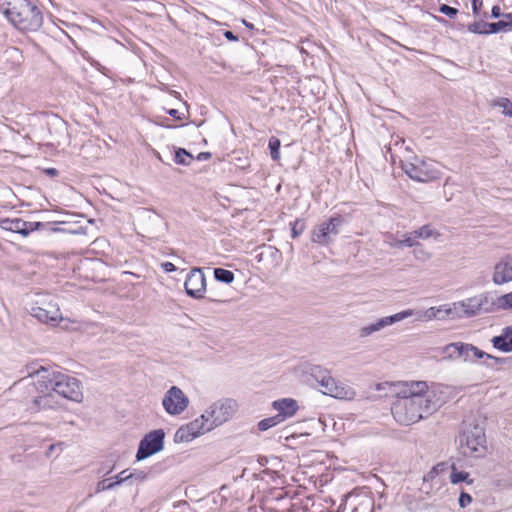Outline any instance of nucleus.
<instances>
[{"label":"nucleus","instance_id":"393cba45","mask_svg":"<svg viewBox=\"0 0 512 512\" xmlns=\"http://www.w3.org/2000/svg\"><path fill=\"white\" fill-rule=\"evenodd\" d=\"M495 312L498 310L512 309V291L497 298H494Z\"/></svg>","mask_w":512,"mask_h":512},{"label":"nucleus","instance_id":"2eb2a0df","mask_svg":"<svg viewBox=\"0 0 512 512\" xmlns=\"http://www.w3.org/2000/svg\"><path fill=\"white\" fill-rule=\"evenodd\" d=\"M317 383L323 388V394L334 398L345 399L350 398L354 394L350 387L333 378L331 372L327 374L323 381H318Z\"/></svg>","mask_w":512,"mask_h":512},{"label":"nucleus","instance_id":"473e14b6","mask_svg":"<svg viewBox=\"0 0 512 512\" xmlns=\"http://www.w3.org/2000/svg\"><path fill=\"white\" fill-rule=\"evenodd\" d=\"M280 146L281 142L276 137H271L269 139L268 147L270 149V155L273 160H278L280 158Z\"/></svg>","mask_w":512,"mask_h":512},{"label":"nucleus","instance_id":"cd10ccee","mask_svg":"<svg viewBox=\"0 0 512 512\" xmlns=\"http://www.w3.org/2000/svg\"><path fill=\"white\" fill-rule=\"evenodd\" d=\"M175 162L179 165L187 166L193 160V156L184 148H178L175 150Z\"/></svg>","mask_w":512,"mask_h":512},{"label":"nucleus","instance_id":"aec40b11","mask_svg":"<svg viewBox=\"0 0 512 512\" xmlns=\"http://www.w3.org/2000/svg\"><path fill=\"white\" fill-rule=\"evenodd\" d=\"M29 3V0H0V11L13 25Z\"/></svg>","mask_w":512,"mask_h":512},{"label":"nucleus","instance_id":"9d476101","mask_svg":"<svg viewBox=\"0 0 512 512\" xmlns=\"http://www.w3.org/2000/svg\"><path fill=\"white\" fill-rule=\"evenodd\" d=\"M445 353L451 359H462L465 362L475 363L477 359H483L484 351L470 343L454 342L445 346Z\"/></svg>","mask_w":512,"mask_h":512},{"label":"nucleus","instance_id":"dca6fc26","mask_svg":"<svg viewBox=\"0 0 512 512\" xmlns=\"http://www.w3.org/2000/svg\"><path fill=\"white\" fill-rule=\"evenodd\" d=\"M412 314H413L412 310H405V311L396 313L394 315L383 317V318L377 320L375 323H371L367 326L362 327L359 331V336L361 338L368 337L371 334H373L377 331H380L381 329H383L389 325H392L398 321H401V320L411 316Z\"/></svg>","mask_w":512,"mask_h":512},{"label":"nucleus","instance_id":"49530a36","mask_svg":"<svg viewBox=\"0 0 512 512\" xmlns=\"http://www.w3.org/2000/svg\"><path fill=\"white\" fill-rule=\"evenodd\" d=\"M161 268L165 271V272H173L176 270V266L171 263V262H163L161 263Z\"/></svg>","mask_w":512,"mask_h":512},{"label":"nucleus","instance_id":"c9c22d12","mask_svg":"<svg viewBox=\"0 0 512 512\" xmlns=\"http://www.w3.org/2000/svg\"><path fill=\"white\" fill-rule=\"evenodd\" d=\"M447 463L441 462L435 465L423 478L424 481L433 480L438 474L446 469Z\"/></svg>","mask_w":512,"mask_h":512},{"label":"nucleus","instance_id":"37998d69","mask_svg":"<svg viewBox=\"0 0 512 512\" xmlns=\"http://www.w3.org/2000/svg\"><path fill=\"white\" fill-rule=\"evenodd\" d=\"M442 312L441 309L439 308H435V307H431L429 308L427 311H426V317L429 318V319H432V318H442V316H440V313Z\"/></svg>","mask_w":512,"mask_h":512},{"label":"nucleus","instance_id":"20e7f679","mask_svg":"<svg viewBox=\"0 0 512 512\" xmlns=\"http://www.w3.org/2000/svg\"><path fill=\"white\" fill-rule=\"evenodd\" d=\"M483 426L474 422H464L459 435V450L465 457H481L487 450Z\"/></svg>","mask_w":512,"mask_h":512},{"label":"nucleus","instance_id":"423d86ee","mask_svg":"<svg viewBox=\"0 0 512 512\" xmlns=\"http://www.w3.org/2000/svg\"><path fill=\"white\" fill-rule=\"evenodd\" d=\"M344 223L341 215H335L315 226L311 232V241L322 245H329L339 235L340 227Z\"/></svg>","mask_w":512,"mask_h":512},{"label":"nucleus","instance_id":"58836bf2","mask_svg":"<svg viewBox=\"0 0 512 512\" xmlns=\"http://www.w3.org/2000/svg\"><path fill=\"white\" fill-rule=\"evenodd\" d=\"M416 239L417 238H414V234L412 232L411 234L406 235L404 237V239L398 241L397 245L399 247H401V246L412 247V246H414L416 244Z\"/></svg>","mask_w":512,"mask_h":512},{"label":"nucleus","instance_id":"4468645a","mask_svg":"<svg viewBox=\"0 0 512 512\" xmlns=\"http://www.w3.org/2000/svg\"><path fill=\"white\" fill-rule=\"evenodd\" d=\"M44 227L42 222H27L21 218H1L0 228L9 232L18 233L24 237L31 232Z\"/></svg>","mask_w":512,"mask_h":512},{"label":"nucleus","instance_id":"5701e85b","mask_svg":"<svg viewBox=\"0 0 512 512\" xmlns=\"http://www.w3.org/2000/svg\"><path fill=\"white\" fill-rule=\"evenodd\" d=\"M512 29V13H505L503 18L497 22H488V34L507 32Z\"/></svg>","mask_w":512,"mask_h":512},{"label":"nucleus","instance_id":"f03ea898","mask_svg":"<svg viewBox=\"0 0 512 512\" xmlns=\"http://www.w3.org/2000/svg\"><path fill=\"white\" fill-rule=\"evenodd\" d=\"M30 376L37 378L32 385L37 391L53 390L59 396L74 402H81L83 399L81 382L73 376L44 366H40Z\"/></svg>","mask_w":512,"mask_h":512},{"label":"nucleus","instance_id":"c85d7f7f","mask_svg":"<svg viewBox=\"0 0 512 512\" xmlns=\"http://www.w3.org/2000/svg\"><path fill=\"white\" fill-rule=\"evenodd\" d=\"M330 371L322 366L313 365L309 369L310 376L316 381H323Z\"/></svg>","mask_w":512,"mask_h":512},{"label":"nucleus","instance_id":"6e6552de","mask_svg":"<svg viewBox=\"0 0 512 512\" xmlns=\"http://www.w3.org/2000/svg\"><path fill=\"white\" fill-rule=\"evenodd\" d=\"M236 402L232 399H223L213 403L205 412L212 429L226 422L235 412Z\"/></svg>","mask_w":512,"mask_h":512},{"label":"nucleus","instance_id":"ea45409f","mask_svg":"<svg viewBox=\"0 0 512 512\" xmlns=\"http://www.w3.org/2000/svg\"><path fill=\"white\" fill-rule=\"evenodd\" d=\"M129 469H125L121 471L117 476H115V484L116 486L121 485L123 483L129 484V477H128Z\"/></svg>","mask_w":512,"mask_h":512},{"label":"nucleus","instance_id":"f704fd0d","mask_svg":"<svg viewBox=\"0 0 512 512\" xmlns=\"http://www.w3.org/2000/svg\"><path fill=\"white\" fill-rule=\"evenodd\" d=\"M483 359H486V362L485 365L489 368H496L499 364H503V363H506L507 359L506 358H499V357H495L491 354H488L486 352H484V357Z\"/></svg>","mask_w":512,"mask_h":512},{"label":"nucleus","instance_id":"09e8293b","mask_svg":"<svg viewBox=\"0 0 512 512\" xmlns=\"http://www.w3.org/2000/svg\"><path fill=\"white\" fill-rule=\"evenodd\" d=\"M223 35L229 41H237L238 40V37L232 31L227 30L224 32Z\"/></svg>","mask_w":512,"mask_h":512},{"label":"nucleus","instance_id":"ddd939ff","mask_svg":"<svg viewBox=\"0 0 512 512\" xmlns=\"http://www.w3.org/2000/svg\"><path fill=\"white\" fill-rule=\"evenodd\" d=\"M188 296L194 299L204 298L206 291V278L201 268H192L187 274L184 283Z\"/></svg>","mask_w":512,"mask_h":512},{"label":"nucleus","instance_id":"a211bd4d","mask_svg":"<svg viewBox=\"0 0 512 512\" xmlns=\"http://www.w3.org/2000/svg\"><path fill=\"white\" fill-rule=\"evenodd\" d=\"M492 281L496 285H503L512 281V256L506 255L495 264Z\"/></svg>","mask_w":512,"mask_h":512},{"label":"nucleus","instance_id":"4c0bfd02","mask_svg":"<svg viewBox=\"0 0 512 512\" xmlns=\"http://www.w3.org/2000/svg\"><path fill=\"white\" fill-rule=\"evenodd\" d=\"M439 12L452 19L458 14V9L447 4H441L439 7Z\"/></svg>","mask_w":512,"mask_h":512},{"label":"nucleus","instance_id":"bb28decb","mask_svg":"<svg viewBox=\"0 0 512 512\" xmlns=\"http://www.w3.org/2000/svg\"><path fill=\"white\" fill-rule=\"evenodd\" d=\"M50 231L54 232V233L64 232V233H68V234H85L86 228H84L81 225L73 224V225H69L67 227L54 226V227L50 228Z\"/></svg>","mask_w":512,"mask_h":512},{"label":"nucleus","instance_id":"7ed1b4c3","mask_svg":"<svg viewBox=\"0 0 512 512\" xmlns=\"http://www.w3.org/2000/svg\"><path fill=\"white\" fill-rule=\"evenodd\" d=\"M495 312L494 296L491 292H483L473 297L453 303V307L445 310L451 318H471L480 314Z\"/></svg>","mask_w":512,"mask_h":512},{"label":"nucleus","instance_id":"f8f14e48","mask_svg":"<svg viewBox=\"0 0 512 512\" xmlns=\"http://www.w3.org/2000/svg\"><path fill=\"white\" fill-rule=\"evenodd\" d=\"M189 404L188 397L177 386H172L164 395L162 405L170 415L181 414Z\"/></svg>","mask_w":512,"mask_h":512},{"label":"nucleus","instance_id":"1a4fd4ad","mask_svg":"<svg viewBox=\"0 0 512 512\" xmlns=\"http://www.w3.org/2000/svg\"><path fill=\"white\" fill-rule=\"evenodd\" d=\"M212 430V425L204 413L197 419L181 426L174 435L175 442H190L196 437Z\"/></svg>","mask_w":512,"mask_h":512},{"label":"nucleus","instance_id":"72a5a7b5","mask_svg":"<svg viewBox=\"0 0 512 512\" xmlns=\"http://www.w3.org/2000/svg\"><path fill=\"white\" fill-rule=\"evenodd\" d=\"M291 237L293 239L299 237L306 228L305 221L303 219H296L293 223H291Z\"/></svg>","mask_w":512,"mask_h":512},{"label":"nucleus","instance_id":"0eeeda50","mask_svg":"<svg viewBox=\"0 0 512 512\" xmlns=\"http://www.w3.org/2000/svg\"><path fill=\"white\" fill-rule=\"evenodd\" d=\"M165 432L163 429H155L147 433L139 442L136 452V460L142 461L160 452L164 448Z\"/></svg>","mask_w":512,"mask_h":512},{"label":"nucleus","instance_id":"3c124183","mask_svg":"<svg viewBox=\"0 0 512 512\" xmlns=\"http://www.w3.org/2000/svg\"><path fill=\"white\" fill-rule=\"evenodd\" d=\"M45 173L51 177H55L58 175V170L56 168H48L45 170Z\"/></svg>","mask_w":512,"mask_h":512},{"label":"nucleus","instance_id":"39448f33","mask_svg":"<svg viewBox=\"0 0 512 512\" xmlns=\"http://www.w3.org/2000/svg\"><path fill=\"white\" fill-rule=\"evenodd\" d=\"M401 167L410 179L423 183L437 180L441 174L432 160L418 156L403 161Z\"/></svg>","mask_w":512,"mask_h":512},{"label":"nucleus","instance_id":"f3484780","mask_svg":"<svg viewBox=\"0 0 512 512\" xmlns=\"http://www.w3.org/2000/svg\"><path fill=\"white\" fill-rule=\"evenodd\" d=\"M39 395L33 397L28 403L27 410L36 413L41 410L56 409L59 405L54 396L53 390L38 391Z\"/></svg>","mask_w":512,"mask_h":512},{"label":"nucleus","instance_id":"5fc2aeb1","mask_svg":"<svg viewBox=\"0 0 512 512\" xmlns=\"http://www.w3.org/2000/svg\"><path fill=\"white\" fill-rule=\"evenodd\" d=\"M57 224H60V225H67V222H65V221H61V222H58Z\"/></svg>","mask_w":512,"mask_h":512},{"label":"nucleus","instance_id":"a878e982","mask_svg":"<svg viewBox=\"0 0 512 512\" xmlns=\"http://www.w3.org/2000/svg\"><path fill=\"white\" fill-rule=\"evenodd\" d=\"M213 273L216 281L225 284H230L235 279L234 273L224 268H215Z\"/></svg>","mask_w":512,"mask_h":512},{"label":"nucleus","instance_id":"603ef678","mask_svg":"<svg viewBox=\"0 0 512 512\" xmlns=\"http://www.w3.org/2000/svg\"><path fill=\"white\" fill-rule=\"evenodd\" d=\"M243 24H244L247 28H249V29H253V27H254V26H253V24H251V23L247 22L246 20H243Z\"/></svg>","mask_w":512,"mask_h":512},{"label":"nucleus","instance_id":"412c9836","mask_svg":"<svg viewBox=\"0 0 512 512\" xmlns=\"http://www.w3.org/2000/svg\"><path fill=\"white\" fill-rule=\"evenodd\" d=\"M272 407L278 412L276 416L280 418L279 420L281 422L294 416L299 408L297 401L292 398H282L275 400L272 402Z\"/></svg>","mask_w":512,"mask_h":512},{"label":"nucleus","instance_id":"9b49d317","mask_svg":"<svg viewBox=\"0 0 512 512\" xmlns=\"http://www.w3.org/2000/svg\"><path fill=\"white\" fill-rule=\"evenodd\" d=\"M43 24L41 10L31 2L19 14L13 26L23 31H37Z\"/></svg>","mask_w":512,"mask_h":512},{"label":"nucleus","instance_id":"b1692460","mask_svg":"<svg viewBox=\"0 0 512 512\" xmlns=\"http://www.w3.org/2000/svg\"><path fill=\"white\" fill-rule=\"evenodd\" d=\"M450 482L452 484H458L460 482H466L467 484H472L474 482V480L470 478V475L468 472L458 471L455 464H452L451 473H450Z\"/></svg>","mask_w":512,"mask_h":512},{"label":"nucleus","instance_id":"e433bc0d","mask_svg":"<svg viewBox=\"0 0 512 512\" xmlns=\"http://www.w3.org/2000/svg\"><path fill=\"white\" fill-rule=\"evenodd\" d=\"M414 238L427 239L432 236L433 230L430 225H424L413 232Z\"/></svg>","mask_w":512,"mask_h":512},{"label":"nucleus","instance_id":"f257e3e1","mask_svg":"<svg viewBox=\"0 0 512 512\" xmlns=\"http://www.w3.org/2000/svg\"><path fill=\"white\" fill-rule=\"evenodd\" d=\"M440 407L435 394L424 381L403 383L391 407L394 419L401 425H411L431 415Z\"/></svg>","mask_w":512,"mask_h":512},{"label":"nucleus","instance_id":"7c9ffc66","mask_svg":"<svg viewBox=\"0 0 512 512\" xmlns=\"http://www.w3.org/2000/svg\"><path fill=\"white\" fill-rule=\"evenodd\" d=\"M279 419L280 418H278L276 415L262 419L261 421L258 422V425H257L258 429L260 431H266V430L280 424L281 421Z\"/></svg>","mask_w":512,"mask_h":512},{"label":"nucleus","instance_id":"8fccbe9b","mask_svg":"<svg viewBox=\"0 0 512 512\" xmlns=\"http://www.w3.org/2000/svg\"><path fill=\"white\" fill-rule=\"evenodd\" d=\"M210 158H211V153L210 152H201L197 156V159L199 161H205V160H208Z\"/></svg>","mask_w":512,"mask_h":512},{"label":"nucleus","instance_id":"de8ad7c7","mask_svg":"<svg viewBox=\"0 0 512 512\" xmlns=\"http://www.w3.org/2000/svg\"><path fill=\"white\" fill-rule=\"evenodd\" d=\"M167 113L176 120L182 119V115L179 113L177 109H169Z\"/></svg>","mask_w":512,"mask_h":512},{"label":"nucleus","instance_id":"a19ab883","mask_svg":"<svg viewBox=\"0 0 512 512\" xmlns=\"http://www.w3.org/2000/svg\"><path fill=\"white\" fill-rule=\"evenodd\" d=\"M458 502H459V506L461 508H465L466 506H468L472 502V497H471L470 494L462 491L460 493Z\"/></svg>","mask_w":512,"mask_h":512},{"label":"nucleus","instance_id":"864d4df0","mask_svg":"<svg viewBox=\"0 0 512 512\" xmlns=\"http://www.w3.org/2000/svg\"><path fill=\"white\" fill-rule=\"evenodd\" d=\"M114 469V466H111L107 471L106 474H109Z\"/></svg>","mask_w":512,"mask_h":512},{"label":"nucleus","instance_id":"c756f323","mask_svg":"<svg viewBox=\"0 0 512 512\" xmlns=\"http://www.w3.org/2000/svg\"><path fill=\"white\" fill-rule=\"evenodd\" d=\"M488 22L474 21L468 25V31L474 34L488 35Z\"/></svg>","mask_w":512,"mask_h":512},{"label":"nucleus","instance_id":"4be33fe9","mask_svg":"<svg viewBox=\"0 0 512 512\" xmlns=\"http://www.w3.org/2000/svg\"><path fill=\"white\" fill-rule=\"evenodd\" d=\"M493 347L504 353L512 352V326H506L502 333L491 340Z\"/></svg>","mask_w":512,"mask_h":512},{"label":"nucleus","instance_id":"6ab92c4d","mask_svg":"<svg viewBox=\"0 0 512 512\" xmlns=\"http://www.w3.org/2000/svg\"><path fill=\"white\" fill-rule=\"evenodd\" d=\"M30 314L32 317L36 318L38 321L50 325H56L58 321L62 320V316L59 308L49 304L48 308L40 307V306H32L30 309Z\"/></svg>","mask_w":512,"mask_h":512},{"label":"nucleus","instance_id":"79ce46f5","mask_svg":"<svg viewBox=\"0 0 512 512\" xmlns=\"http://www.w3.org/2000/svg\"><path fill=\"white\" fill-rule=\"evenodd\" d=\"M107 480H102L98 483L97 485V491L100 492V491H105V490H112L116 487V484L115 482H109L107 483Z\"/></svg>","mask_w":512,"mask_h":512},{"label":"nucleus","instance_id":"a18cd8bd","mask_svg":"<svg viewBox=\"0 0 512 512\" xmlns=\"http://www.w3.org/2000/svg\"><path fill=\"white\" fill-rule=\"evenodd\" d=\"M504 14L505 13H502L500 6L495 5V6L492 7L491 16L493 18H500V17L503 18Z\"/></svg>","mask_w":512,"mask_h":512},{"label":"nucleus","instance_id":"2f4dec72","mask_svg":"<svg viewBox=\"0 0 512 512\" xmlns=\"http://www.w3.org/2000/svg\"><path fill=\"white\" fill-rule=\"evenodd\" d=\"M149 472L143 470L134 469L133 471H129V485H132L134 482H144L148 479Z\"/></svg>","mask_w":512,"mask_h":512},{"label":"nucleus","instance_id":"c03bdc74","mask_svg":"<svg viewBox=\"0 0 512 512\" xmlns=\"http://www.w3.org/2000/svg\"><path fill=\"white\" fill-rule=\"evenodd\" d=\"M472 11L475 16H478L480 14V10L482 7V0H472Z\"/></svg>","mask_w":512,"mask_h":512}]
</instances>
